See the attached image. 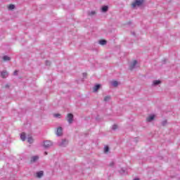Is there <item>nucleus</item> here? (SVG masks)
I'll use <instances>...</instances> for the list:
<instances>
[{
	"label": "nucleus",
	"mask_w": 180,
	"mask_h": 180,
	"mask_svg": "<svg viewBox=\"0 0 180 180\" xmlns=\"http://www.w3.org/2000/svg\"><path fill=\"white\" fill-rule=\"evenodd\" d=\"M43 147H44V148H50V147H53V142L51 141H44L43 142Z\"/></svg>",
	"instance_id": "nucleus-1"
},
{
	"label": "nucleus",
	"mask_w": 180,
	"mask_h": 180,
	"mask_svg": "<svg viewBox=\"0 0 180 180\" xmlns=\"http://www.w3.org/2000/svg\"><path fill=\"white\" fill-rule=\"evenodd\" d=\"M144 0H136L135 2L132 4V8H136V6H141L143 5Z\"/></svg>",
	"instance_id": "nucleus-2"
},
{
	"label": "nucleus",
	"mask_w": 180,
	"mask_h": 180,
	"mask_svg": "<svg viewBox=\"0 0 180 180\" xmlns=\"http://www.w3.org/2000/svg\"><path fill=\"white\" fill-rule=\"evenodd\" d=\"M67 144H68V141L66 139H62L58 142V146H59V147H65Z\"/></svg>",
	"instance_id": "nucleus-3"
},
{
	"label": "nucleus",
	"mask_w": 180,
	"mask_h": 180,
	"mask_svg": "<svg viewBox=\"0 0 180 180\" xmlns=\"http://www.w3.org/2000/svg\"><path fill=\"white\" fill-rule=\"evenodd\" d=\"M67 120H68V123L70 124H71V123H72V122L74 120V115H72L71 113L68 114Z\"/></svg>",
	"instance_id": "nucleus-4"
},
{
	"label": "nucleus",
	"mask_w": 180,
	"mask_h": 180,
	"mask_svg": "<svg viewBox=\"0 0 180 180\" xmlns=\"http://www.w3.org/2000/svg\"><path fill=\"white\" fill-rule=\"evenodd\" d=\"M137 60H134L132 63H131L129 65V69L130 70H134V68H137Z\"/></svg>",
	"instance_id": "nucleus-5"
},
{
	"label": "nucleus",
	"mask_w": 180,
	"mask_h": 180,
	"mask_svg": "<svg viewBox=\"0 0 180 180\" xmlns=\"http://www.w3.org/2000/svg\"><path fill=\"white\" fill-rule=\"evenodd\" d=\"M39 158V155H34V156L31 157L30 162L32 164H33V163L36 162V161H38Z\"/></svg>",
	"instance_id": "nucleus-6"
},
{
	"label": "nucleus",
	"mask_w": 180,
	"mask_h": 180,
	"mask_svg": "<svg viewBox=\"0 0 180 180\" xmlns=\"http://www.w3.org/2000/svg\"><path fill=\"white\" fill-rule=\"evenodd\" d=\"M56 135L58 136H63V128L61 127L57 129Z\"/></svg>",
	"instance_id": "nucleus-7"
},
{
	"label": "nucleus",
	"mask_w": 180,
	"mask_h": 180,
	"mask_svg": "<svg viewBox=\"0 0 180 180\" xmlns=\"http://www.w3.org/2000/svg\"><path fill=\"white\" fill-rule=\"evenodd\" d=\"M8 75H9V74L6 70H4L1 72V77L3 78H7Z\"/></svg>",
	"instance_id": "nucleus-8"
},
{
	"label": "nucleus",
	"mask_w": 180,
	"mask_h": 180,
	"mask_svg": "<svg viewBox=\"0 0 180 180\" xmlns=\"http://www.w3.org/2000/svg\"><path fill=\"white\" fill-rule=\"evenodd\" d=\"M155 117V115H151L148 117L146 118V122H153Z\"/></svg>",
	"instance_id": "nucleus-9"
},
{
	"label": "nucleus",
	"mask_w": 180,
	"mask_h": 180,
	"mask_svg": "<svg viewBox=\"0 0 180 180\" xmlns=\"http://www.w3.org/2000/svg\"><path fill=\"white\" fill-rule=\"evenodd\" d=\"M160 84H161L160 80H153L152 86H157V85H160Z\"/></svg>",
	"instance_id": "nucleus-10"
},
{
	"label": "nucleus",
	"mask_w": 180,
	"mask_h": 180,
	"mask_svg": "<svg viewBox=\"0 0 180 180\" xmlns=\"http://www.w3.org/2000/svg\"><path fill=\"white\" fill-rule=\"evenodd\" d=\"M108 11H109V7L108 6H104L101 8V12H103V13L108 12Z\"/></svg>",
	"instance_id": "nucleus-11"
},
{
	"label": "nucleus",
	"mask_w": 180,
	"mask_h": 180,
	"mask_svg": "<svg viewBox=\"0 0 180 180\" xmlns=\"http://www.w3.org/2000/svg\"><path fill=\"white\" fill-rule=\"evenodd\" d=\"M20 139L22 140V141H25V140H26V134H25V132H22L20 134Z\"/></svg>",
	"instance_id": "nucleus-12"
},
{
	"label": "nucleus",
	"mask_w": 180,
	"mask_h": 180,
	"mask_svg": "<svg viewBox=\"0 0 180 180\" xmlns=\"http://www.w3.org/2000/svg\"><path fill=\"white\" fill-rule=\"evenodd\" d=\"M44 174V172L43 171L37 172V178H41V176H43Z\"/></svg>",
	"instance_id": "nucleus-13"
},
{
	"label": "nucleus",
	"mask_w": 180,
	"mask_h": 180,
	"mask_svg": "<svg viewBox=\"0 0 180 180\" xmlns=\"http://www.w3.org/2000/svg\"><path fill=\"white\" fill-rule=\"evenodd\" d=\"M101 88V84H96L94 87V92H97L98 89Z\"/></svg>",
	"instance_id": "nucleus-14"
},
{
	"label": "nucleus",
	"mask_w": 180,
	"mask_h": 180,
	"mask_svg": "<svg viewBox=\"0 0 180 180\" xmlns=\"http://www.w3.org/2000/svg\"><path fill=\"white\" fill-rule=\"evenodd\" d=\"M107 41L105 39H101L99 41V44H101V46H105V44H106Z\"/></svg>",
	"instance_id": "nucleus-15"
},
{
	"label": "nucleus",
	"mask_w": 180,
	"mask_h": 180,
	"mask_svg": "<svg viewBox=\"0 0 180 180\" xmlns=\"http://www.w3.org/2000/svg\"><path fill=\"white\" fill-rule=\"evenodd\" d=\"M3 60H4V61H10L11 60V57H9L8 56H4L3 57Z\"/></svg>",
	"instance_id": "nucleus-16"
},
{
	"label": "nucleus",
	"mask_w": 180,
	"mask_h": 180,
	"mask_svg": "<svg viewBox=\"0 0 180 180\" xmlns=\"http://www.w3.org/2000/svg\"><path fill=\"white\" fill-rule=\"evenodd\" d=\"M27 142L30 143V144H32L33 143V138L32 136H29L27 138Z\"/></svg>",
	"instance_id": "nucleus-17"
},
{
	"label": "nucleus",
	"mask_w": 180,
	"mask_h": 180,
	"mask_svg": "<svg viewBox=\"0 0 180 180\" xmlns=\"http://www.w3.org/2000/svg\"><path fill=\"white\" fill-rule=\"evenodd\" d=\"M111 85H112V86L116 87L117 86V85H119V82H117V81H113L112 82Z\"/></svg>",
	"instance_id": "nucleus-18"
},
{
	"label": "nucleus",
	"mask_w": 180,
	"mask_h": 180,
	"mask_svg": "<svg viewBox=\"0 0 180 180\" xmlns=\"http://www.w3.org/2000/svg\"><path fill=\"white\" fill-rule=\"evenodd\" d=\"M104 153H105V154H108V153H109V146H105L104 147Z\"/></svg>",
	"instance_id": "nucleus-19"
},
{
	"label": "nucleus",
	"mask_w": 180,
	"mask_h": 180,
	"mask_svg": "<svg viewBox=\"0 0 180 180\" xmlns=\"http://www.w3.org/2000/svg\"><path fill=\"white\" fill-rule=\"evenodd\" d=\"M110 96H106L105 98H104V102H109V101H110Z\"/></svg>",
	"instance_id": "nucleus-20"
},
{
	"label": "nucleus",
	"mask_w": 180,
	"mask_h": 180,
	"mask_svg": "<svg viewBox=\"0 0 180 180\" xmlns=\"http://www.w3.org/2000/svg\"><path fill=\"white\" fill-rule=\"evenodd\" d=\"M120 174H121V175H124L126 174V170L122 168L120 171Z\"/></svg>",
	"instance_id": "nucleus-21"
},
{
	"label": "nucleus",
	"mask_w": 180,
	"mask_h": 180,
	"mask_svg": "<svg viewBox=\"0 0 180 180\" xmlns=\"http://www.w3.org/2000/svg\"><path fill=\"white\" fill-rule=\"evenodd\" d=\"M96 12H95V11H90V12L89 13V15L90 16H94V15H96Z\"/></svg>",
	"instance_id": "nucleus-22"
},
{
	"label": "nucleus",
	"mask_w": 180,
	"mask_h": 180,
	"mask_svg": "<svg viewBox=\"0 0 180 180\" xmlns=\"http://www.w3.org/2000/svg\"><path fill=\"white\" fill-rule=\"evenodd\" d=\"M8 9H10V10L15 9V5L11 4V5L8 6Z\"/></svg>",
	"instance_id": "nucleus-23"
},
{
	"label": "nucleus",
	"mask_w": 180,
	"mask_h": 180,
	"mask_svg": "<svg viewBox=\"0 0 180 180\" xmlns=\"http://www.w3.org/2000/svg\"><path fill=\"white\" fill-rule=\"evenodd\" d=\"M53 116L54 117H58L59 119L61 117V115L60 114H54Z\"/></svg>",
	"instance_id": "nucleus-24"
},
{
	"label": "nucleus",
	"mask_w": 180,
	"mask_h": 180,
	"mask_svg": "<svg viewBox=\"0 0 180 180\" xmlns=\"http://www.w3.org/2000/svg\"><path fill=\"white\" fill-rule=\"evenodd\" d=\"M167 120H164L162 122V126H167Z\"/></svg>",
	"instance_id": "nucleus-25"
},
{
	"label": "nucleus",
	"mask_w": 180,
	"mask_h": 180,
	"mask_svg": "<svg viewBox=\"0 0 180 180\" xmlns=\"http://www.w3.org/2000/svg\"><path fill=\"white\" fill-rule=\"evenodd\" d=\"M112 130H116V129H117V125H116V124L112 125Z\"/></svg>",
	"instance_id": "nucleus-26"
},
{
	"label": "nucleus",
	"mask_w": 180,
	"mask_h": 180,
	"mask_svg": "<svg viewBox=\"0 0 180 180\" xmlns=\"http://www.w3.org/2000/svg\"><path fill=\"white\" fill-rule=\"evenodd\" d=\"M50 64H51V62H50V60L46 61V65H50Z\"/></svg>",
	"instance_id": "nucleus-27"
},
{
	"label": "nucleus",
	"mask_w": 180,
	"mask_h": 180,
	"mask_svg": "<svg viewBox=\"0 0 180 180\" xmlns=\"http://www.w3.org/2000/svg\"><path fill=\"white\" fill-rule=\"evenodd\" d=\"M13 75H18V70H15V71L13 72Z\"/></svg>",
	"instance_id": "nucleus-28"
},
{
	"label": "nucleus",
	"mask_w": 180,
	"mask_h": 180,
	"mask_svg": "<svg viewBox=\"0 0 180 180\" xmlns=\"http://www.w3.org/2000/svg\"><path fill=\"white\" fill-rule=\"evenodd\" d=\"M83 78H86V73H83Z\"/></svg>",
	"instance_id": "nucleus-29"
},
{
	"label": "nucleus",
	"mask_w": 180,
	"mask_h": 180,
	"mask_svg": "<svg viewBox=\"0 0 180 180\" xmlns=\"http://www.w3.org/2000/svg\"><path fill=\"white\" fill-rule=\"evenodd\" d=\"M110 167H113V165H115V162H112L110 164Z\"/></svg>",
	"instance_id": "nucleus-30"
},
{
	"label": "nucleus",
	"mask_w": 180,
	"mask_h": 180,
	"mask_svg": "<svg viewBox=\"0 0 180 180\" xmlns=\"http://www.w3.org/2000/svg\"><path fill=\"white\" fill-rule=\"evenodd\" d=\"M5 88H9V84H6Z\"/></svg>",
	"instance_id": "nucleus-31"
},
{
	"label": "nucleus",
	"mask_w": 180,
	"mask_h": 180,
	"mask_svg": "<svg viewBox=\"0 0 180 180\" xmlns=\"http://www.w3.org/2000/svg\"><path fill=\"white\" fill-rule=\"evenodd\" d=\"M44 154V155H47V154H49V153L45 151Z\"/></svg>",
	"instance_id": "nucleus-32"
}]
</instances>
